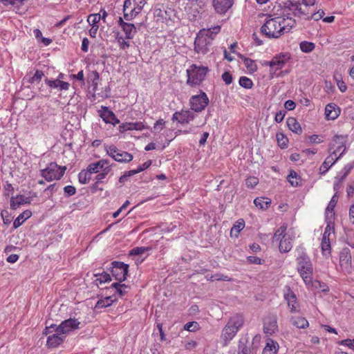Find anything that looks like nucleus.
Instances as JSON below:
<instances>
[{"instance_id":"bb28decb","label":"nucleus","mask_w":354,"mask_h":354,"mask_svg":"<svg viewBox=\"0 0 354 354\" xmlns=\"http://www.w3.org/2000/svg\"><path fill=\"white\" fill-rule=\"evenodd\" d=\"M124 32L125 33L126 38L127 39H133L135 34L137 32V28L133 24L127 23L124 25V27L122 28Z\"/></svg>"},{"instance_id":"9b49d317","label":"nucleus","mask_w":354,"mask_h":354,"mask_svg":"<svg viewBox=\"0 0 354 354\" xmlns=\"http://www.w3.org/2000/svg\"><path fill=\"white\" fill-rule=\"evenodd\" d=\"M209 103V98L205 93L201 91L199 95H193L189 100L191 109L201 112L205 109Z\"/></svg>"},{"instance_id":"680f3d73","label":"nucleus","mask_w":354,"mask_h":354,"mask_svg":"<svg viewBox=\"0 0 354 354\" xmlns=\"http://www.w3.org/2000/svg\"><path fill=\"white\" fill-rule=\"evenodd\" d=\"M151 165V160H147L144 162L142 165L139 166L136 169H133L136 171V174H138L150 167Z\"/></svg>"},{"instance_id":"423d86ee","label":"nucleus","mask_w":354,"mask_h":354,"mask_svg":"<svg viewBox=\"0 0 354 354\" xmlns=\"http://www.w3.org/2000/svg\"><path fill=\"white\" fill-rule=\"evenodd\" d=\"M80 322L76 319H68L63 321L59 326L55 324H50L46 328V333H50L53 331L56 333H61L63 335L79 328Z\"/></svg>"},{"instance_id":"e2e57ef3","label":"nucleus","mask_w":354,"mask_h":354,"mask_svg":"<svg viewBox=\"0 0 354 354\" xmlns=\"http://www.w3.org/2000/svg\"><path fill=\"white\" fill-rule=\"evenodd\" d=\"M199 32H203L204 34L203 36H205V37H209V39H211V41H213L214 38V32L212 30V29H203L200 30Z\"/></svg>"},{"instance_id":"49530a36","label":"nucleus","mask_w":354,"mask_h":354,"mask_svg":"<svg viewBox=\"0 0 354 354\" xmlns=\"http://www.w3.org/2000/svg\"><path fill=\"white\" fill-rule=\"evenodd\" d=\"M188 116H189V110H182L179 111V122L181 124H188Z\"/></svg>"},{"instance_id":"79ce46f5","label":"nucleus","mask_w":354,"mask_h":354,"mask_svg":"<svg viewBox=\"0 0 354 354\" xmlns=\"http://www.w3.org/2000/svg\"><path fill=\"white\" fill-rule=\"evenodd\" d=\"M239 84L241 86L248 89L252 87L253 82L250 78L243 76L239 79Z\"/></svg>"},{"instance_id":"052dcab7","label":"nucleus","mask_w":354,"mask_h":354,"mask_svg":"<svg viewBox=\"0 0 354 354\" xmlns=\"http://www.w3.org/2000/svg\"><path fill=\"white\" fill-rule=\"evenodd\" d=\"M64 191L66 196H71L76 193L75 187L71 185L66 186Z\"/></svg>"},{"instance_id":"473e14b6","label":"nucleus","mask_w":354,"mask_h":354,"mask_svg":"<svg viewBox=\"0 0 354 354\" xmlns=\"http://www.w3.org/2000/svg\"><path fill=\"white\" fill-rule=\"evenodd\" d=\"M78 178L81 184H86L91 179V174L87 169L82 170L79 173Z\"/></svg>"},{"instance_id":"cd10ccee","label":"nucleus","mask_w":354,"mask_h":354,"mask_svg":"<svg viewBox=\"0 0 354 354\" xmlns=\"http://www.w3.org/2000/svg\"><path fill=\"white\" fill-rule=\"evenodd\" d=\"M32 215V212L30 210H26L19 215V216L14 221L13 227L14 228L19 227L26 219L30 218Z\"/></svg>"},{"instance_id":"774afa93","label":"nucleus","mask_w":354,"mask_h":354,"mask_svg":"<svg viewBox=\"0 0 354 354\" xmlns=\"http://www.w3.org/2000/svg\"><path fill=\"white\" fill-rule=\"evenodd\" d=\"M247 260L250 263L254 264H261V259L257 257L254 256H249L247 257Z\"/></svg>"},{"instance_id":"1a4fd4ad","label":"nucleus","mask_w":354,"mask_h":354,"mask_svg":"<svg viewBox=\"0 0 354 354\" xmlns=\"http://www.w3.org/2000/svg\"><path fill=\"white\" fill-rule=\"evenodd\" d=\"M313 6L312 4H306L304 3L303 1H301V2L299 1H292L289 2L288 8L292 12L295 17H303L306 20H309V17L311 14L310 8Z\"/></svg>"},{"instance_id":"9d476101","label":"nucleus","mask_w":354,"mask_h":354,"mask_svg":"<svg viewBox=\"0 0 354 354\" xmlns=\"http://www.w3.org/2000/svg\"><path fill=\"white\" fill-rule=\"evenodd\" d=\"M109 156L115 161L120 162H129L133 160V155L124 151L118 149L115 146L111 145L105 147Z\"/></svg>"},{"instance_id":"4c0bfd02","label":"nucleus","mask_w":354,"mask_h":354,"mask_svg":"<svg viewBox=\"0 0 354 354\" xmlns=\"http://www.w3.org/2000/svg\"><path fill=\"white\" fill-rule=\"evenodd\" d=\"M99 73L95 71H92L88 77V82H91V84L93 86L94 90H95L96 87L97 86V82L99 80Z\"/></svg>"},{"instance_id":"8fccbe9b","label":"nucleus","mask_w":354,"mask_h":354,"mask_svg":"<svg viewBox=\"0 0 354 354\" xmlns=\"http://www.w3.org/2000/svg\"><path fill=\"white\" fill-rule=\"evenodd\" d=\"M136 174V171L133 170H130L128 171H125L124 174L121 176L119 178V183H124L129 177H131L133 175Z\"/></svg>"},{"instance_id":"a211bd4d","label":"nucleus","mask_w":354,"mask_h":354,"mask_svg":"<svg viewBox=\"0 0 354 354\" xmlns=\"http://www.w3.org/2000/svg\"><path fill=\"white\" fill-rule=\"evenodd\" d=\"M278 330L277 317L275 316L267 317L264 321L263 331L268 335H272Z\"/></svg>"},{"instance_id":"f8f14e48","label":"nucleus","mask_w":354,"mask_h":354,"mask_svg":"<svg viewBox=\"0 0 354 354\" xmlns=\"http://www.w3.org/2000/svg\"><path fill=\"white\" fill-rule=\"evenodd\" d=\"M112 268L111 270L112 275L120 282L126 279L128 274L129 266L123 262L113 261L112 262Z\"/></svg>"},{"instance_id":"72a5a7b5","label":"nucleus","mask_w":354,"mask_h":354,"mask_svg":"<svg viewBox=\"0 0 354 354\" xmlns=\"http://www.w3.org/2000/svg\"><path fill=\"white\" fill-rule=\"evenodd\" d=\"M299 46L301 50L306 53L312 52L315 48L314 43L306 41H301L299 44Z\"/></svg>"},{"instance_id":"0e129e2a","label":"nucleus","mask_w":354,"mask_h":354,"mask_svg":"<svg viewBox=\"0 0 354 354\" xmlns=\"http://www.w3.org/2000/svg\"><path fill=\"white\" fill-rule=\"evenodd\" d=\"M286 111L283 110L278 111L275 115V122L277 123H280L281 122H282L286 115Z\"/></svg>"},{"instance_id":"2eb2a0df","label":"nucleus","mask_w":354,"mask_h":354,"mask_svg":"<svg viewBox=\"0 0 354 354\" xmlns=\"http://www.w3.org/2000/svg\"><path fill=\"white\" fill-rule=\"evenodd\" d=\"M339 264L344 272L348 273L351 272V254L348 248H343L340 252Z\"/></svg>"},{"instance_id":"603ef678","label":"nucleus","mask_w":354,"mask_h":354,"mask_svg":"<svg viewBox=\"0 0 354 354\" xmlns=\"http://www.w3.org/2000/svg\"><path fill=\"white\" fill-rule=\"evenodd\" d=\"M259 183V180L257 178L254 176H250L246 179V186L248 188H253L254 186H256Z\"/></svg>"},{"instance_id":"a878e982","label":"nucleus","mask_w":354,"mask_h":354,"mask_svg":"<svg viewBox=\"0 0 354 354\" xmlns=\"http://www.w3.org/2000/svg\"><path fill=\"white\" fill-rule=\"evenodd\" d=\"M115 301H116V297L114 295H113L111 296H108L102 299L98 300L97 304H95V308L97 309L106 308V307L110 306Z\"/></svg>"},{"instance_id":"7c9ffc66","label":"nucleus","mask_w":354,"mask_h":354,"mask_svg":"<svg viewBox=\"0 0 354 354\" xmlns=\"http://www.w3.org/2000/svg\"><path fill=\"white\" fill-rule=\"evenodd\" d=\"M290 322L292 325L298 328H305L308 326V322L304 317H292L290 319Z\"/></svg>"},{"instance_id":"393cba45","label":"nucleus","mask_w":354,"mask_h":354,"mask_svg":"<svg viewBox=\"0 0 354 354\" xmlns=\"http://www.w3.org/2000/svg\"><path fill=\"white\" fill-rule=\"evenodd\" d=\"M286 122L289 129L292 132L297 134H301L302 133V129L300 126V124L295 118H288L287 119Z\"/></svg>"},{"instance_id":"bf43d9fd","label":"nucleus","mask_w":354,"mask_h":354,"mask_svg":"<svg viewBox=\"0 0 354 354\" xmlns=\"http://www.w3.org/2000/svg\"><path fill=\"white\" fill-rule=\"evenodd\" d=\"M165 122L163 119H159L153 125V129L158 132L162 131L165 127Z\"/></svg>"},{"instance_id":"58836bf2","label":"nucleus","mask_w":354,"mask_h":354,"mask_svg":"<svg viewBox=\"0 0 354 354\" xmlns=\"http://www.w3.org/2000/svg\"><path fill=\"white\" fill-rule=\"evenodd\" d=\"M276 137H277L278 145L281 149H285L288 147V140L286 137H285V136L283 133H277Z\"/></svg>"},{"instance_id":"20e7f679","label":"nucleus","mask_w":354,"mask_h":354,"mask_svg":"<svg viewBox=\"0 0 354 354\" xmlns=\"http://www.w3.org/2000/svg\"><path fill=\"white\" fill-rule=\"evenodd\" d=\"M208 72L209 68L207 66H198L196 64H192L187 70V83L192 86L200 84Z\"/></svg>"},{"instance_id":"39448f33","label":"nucleus","mask_w":354,"mask_h":354,"mask_svg":"<svg viewBox=\"0 0 354 354\" xmlns=\"http://www.w3.org/2000/svg\"><path fill=\"white\" fill-rule=\"evenodd\" d=\"M297 270L304 282L310 283L311 282V276L313 274V267L310 258L306 254L302 252L297 257Z\"/></svg>"},{"instance_id":"09e8293b","label":"nucleus","mask_w":354,"mask_h":354,"mask_svg":"<svg viewBox=\"0 0 354 354\" xmlns=\"http://www.w3.org/2000/svg\"><path fill=\"white\" fill-rule=\"evenodd\" d=\"M250 348L242 341L239 342L238 354H250Z\"/></svg>"},{"instance_id":"a18cd8bd","label":"nucleus","mask_w":354,"mask_h":354,"mask_svg":"<svg viewBox=\"0 0 354 354\" xmlns=\"http://www.w3.org/2000/svg\"><path fill=\"white\" fill-rule=\"evenodd\" d=\"M101 169L100 162H96L88 165L86 169L92 174L98 173Z\"/></svg>"},{"instance_id":"f704fd0d","label":"nucleus","mask_w":354,"mask_h":354,"mask_svg":"<svg viewBox=\"0 0 354 354\" xmlns=\"http://www.w3.org/2000/svg\"><path fill=\"white\" fill-rule=\"evenodd\" d=\"M338 194L335 193L333 196L332 197L330 201L329 202V204L328 205L326 209V214H332L334 215V208L337 203L338 201Z\"/></svg>"},{"instance_id":"6e6552de","label":"nucleus","mask_w":354,"mask_h":354,"mask_svg":"<svg viewBox=\"0 0 354 354\" xmlns=\"http://www.w3.org/2000/svg\"><path fill=\"white\" fill-rule=\"evenodd\" d=\"M347 140V136L335 135L329 145V152L338 159L340 158L346 151Z\"/></svg>"},{"instance_id":"5701e85b","label":"nucleus","mask_w":354,"mask_h":354,"mask_svg":"<svg viewBox=\"0 0 354 354\" xmlns=\"http://www.w3.org/2000/svg\"><path fill=\"white\" fill-rule=\"evenodd\" d=\"M338 160L337 158L335 157L333 154H330L320 166L319 171L320 173L324 174H325L330 167Z\"/></svg>"},{"instance_id":"4468645a","label":"nucleus","mask_w":354,"mask_h":354,"mask_svg":"<svg viewBox=\"0 0 354 354\" xmlns=\"http://www.w3.org/2000/svg\"><path fill=\"white\" fill-rule=\"evenodd\" d=\"M290 59V55L288 53L274 57L270 62L266 63L270 66V73L273 75L277 71L281 69Z\"/></svg>"},{"instance_id":"c03bdc74","label":"nucleus","mask_w":354,"mask_h":354,"mask_svg":"<svg viewBox=\"0 0 354 354\" xmlns=\"http://www.w3.org/2000/svg\"><path fill=\"white\" fill-rule=\"evenodd\" d=\"M210 281H230L232 279L227 275H224L222 274H215L210 277L209 279Z\"/></svg>"},{"instance_id":"dca6fc26","label":"nucleus","mask_w":354,"mask_h":354,"mask_svg":"<svg viewBox=\"0 0 354 354\" xmlns=\"http://www.w3.org/2000/svg\"><path fill=\"white\" fill-rule=\"evenodd\" d=\"M234 0H212V5L218 14L223 15L232 8Z\"/></svg>"},{"instance_id":"c756f323","label":"nucleus","mask_w":354,"mask_h":354,"mask_svg":"<svg viewBox=\"0 0 354 354\" xmlns=\"http://www.w3.org/2000/svg\"><path fill=\"white\" fill-rule=\"evenodd\" d=\"M244 227H245L244 221L243 219L238 220L231 229V231H230L231 236L237 237L238 234L244 228Z\"/></svg>"},{"instance_id":"ea45409f","label":"nucleus","mask_w":354,"mask_h":354,"mask_svg":"<svg viewBox=\"0 0 354 354\" xmlns=\"http://www.w3.org/2000/svg\"><path fill=\"white\" fill-rule=\"evenodd\" d=\"M94 276L96 277V281H98L100 283L111 281V278L109 274L105 272H103L102 273L94 274Z\"/></svg>"},{"instance_id":"f3484780","label":"nucleus","mask_w":354,"mask_h":354,"mask_svg":"<svg viewBox=\"0 0 354 354\" xmlns=\"http://www.w3.org/2000/svg\"><path fill=\"white\" fill-rule=\"evenodd\" d=\"M284 298L287 301L288 306L292 313H297L300 310L297 297L290 288H288L287 292L284 294Z\"/></svg>"},{"instance_id":"f03ea898","label":"nucleus","mask_w":354,"mask_h":354,"mask_svg":"<svg viewBox=\"0 0 354 354\" xmlns=\"http://www.w3.org/2000/svg\"><path fill=\"white\" fill-rule=\"evenodd\" d=\"M243 324L244 318L241 315L236 314L230 318L227 324L223 328L221 335L223 346H227L228 343L235 337Z\"/></svg>"},{"instance_id":"7ed1b4c3","label":"nucleus","mask_w":354,"mask_h":354,"mask_svg":"<svg viewBox=\"0 0 354 354\" xmlns=\"http://www.w3.org/2000/svg\"><path fill=\"white\" fill-rule=\"evenodd\" d=\"M287 226L283 225L274 233L272 242L279 243V248L281 252H288L292 248V236L286 233Z\"/></svg>"},{"instance_id":"338daca9","label":"nucleus","mask_w":354,"mask_h":354,"mask_svg":"<svg viewBox=\"0 0 354 354\" xmlns=\"http://www.w3.org/2000/svg\"><path fill=\"white\" fill-rule=\"evenodd\" d=\"M353 342H354V339H346L342 340L341 342H339V344L340 345L346 346L348 348L353 349V344H354Z\"/></svg>"},{"instance_id":"a19ab883","label":"nucleus","mask_w":354,"mask_h":354,"mask_svg":"<svg viewBox=\"0 0 354 354\" xmlns=\"http://www.w3.org/2000/svg\"><path fill=\"white\" fill-rule=\"evenodd\" d=\"M287 178L292 186L297 187L299 185V183L297 181L298 175L295 171L291 170Z\"/></svg>"},{"instance_id":"0eeeda50","label":"nucleus","mask_w":354,"mask_h":354,"mask_svg":"<svg viewBox=\"0 0 354 354\" xmlns=\"http://www.w3.org/2000/svg\"><path fill=\"white\" fill-rule=\"evenodd\" d=\"M66 167H60L55 162H50L48 166L41 170V176L47 181L59 180L64 174Z\"/></svg>"},{"instance_id":"2f4dec72","label":"nucleus","mask_w":354,"mask_h":354,"mask_svg":"<svg viewBox=\"0 0 354 354\" xmlns=\"http://www.w3.org/2000/svg\"><path fill=\"white\" fill-rule=\"evenodd\" d=\"M240 57L243 60L246 68L250 73H254L255 71H257V66L254 60L248 57H245L243 55H240Z\"/></svg>"},{"instance_id":"e433bc0d","label":"nucleus","mask_w":354,"mask_h":354,"mask_svg":"<svg viewBox=\"0 0 354 354\" xmlns=\"http://www.w3.org/2000/svg\"><path fill=\"white\" fill-rule=\"evenodd\" d=\"M111 287L115 288V292L120 297L124 296L127 292L126 289L127 288V286L124 283H114L111 285Z\"/></svg>"},{"instance_id":"4be33fe9","label":"nucleus","mask_w":354,"mask_h":354,"mask_svg":"<svg viewBox=\"0 0 354 354\" xmlns=\"http://www.w3.org/2000/svg\"><path fill=\"white\" fill-rule=\"evenodd\" d=\"M64 339L65 335H63L61 333H56L48 337L46 344L48 347L54 348L62 343Z\"/></svg>"},{"instance_id":"6e6d98bb","label":"nucleus","mask_w":354,"mask_h":354,"mask_svg":"<svg viewBox=\"0 0 354 354\" xmlns=\"http://www.w3.org/2000/svg\"><path fill=\"white\" fill-rule=\"evenodd\" d=\"M147 2V0H133V7L137 9L138 12H141Z\"/></svg>"},{"instance_id":"37998d69","label":"nucleus","mask_w":354,"mask_h":354,"mask_svg":"<svg viewBox=\"0 0 354 354\" xmlns=\"http://www.w3.org/2000/svg\"><path fill=\"white\" fill-rule=\"evenodd\" d=\"M140 12H138V10L133 7L132 9H131L129 12H128L127 11L124 12V18L127 21H131L134 17H136Z\"/></svg>"},{"instance_id":"c85d7f7f","label":"nucleus","mask_w":354,"mask_h":354,"mask_svg":"<svg viewBox=\"0 0 354 354\" xmlns=\"http://www.w3.org/2000/svg\"><path fill=\"white\" fill-rule=\"evenodd\" d=\"M254 205L261 209H266L271 203V200L266 197H257L254 200Z\"/></svg>"},{"instance_id":"aec40b11","label":"nucleus","mask_w":354,"mask_h":354,"mask_svg":"<svg viewBox=\"0 0 354 354\" xmlns=\"http://www.w3.org/2000/svg\"><path fill=\"white\" fill-rule=\"evenodd\" d=\"M149 129L142 122H125L119 126V131L124 132L129 130L141 131L142 129Z\"/></svg>"},{"instance_id":"3c124183","label":"nucleus","mask_w":354,"mask_h":354,"mask_svg":"<svg viewBox=\"0 0 354 354\" xmlns=\"http://www.w3.org/2000/svg\"><path fill=\"white\" fill-rule=\"evenodd\" d=\"M44 76V73L41 71H36L35 75L30 77V80H28L29 82L30 83H34L35 82H40L42 77Z\"/></svg>"},{"instance_id":"5fc2aeb1","label":"nucleus","mask_w":354,"mask_h":354,"mask_svg":"<svg viewBox=\"0 0 354 354\" xmlns=\"http://www.w3.org/2000/svg\"><path fill=\"white\" fill-rule=\"evenodd\" d=\"M324 10H319L317 12H314V13H312L310 15V17H309V20L310 19H314L315 21H318L319 19H321L322 18H323L324 15Z\"/></svg>"},{"instance_id":"412c9836","label":"nucleus","mask_w":354,"mask_h":354,"mask_svg":"<svg viewBox=\"0 0 354 354\" xmlns=\"http://www.w3.org/2000/svg\"><path fill=\"white\" fill-rule=\"evenodd\" d=\"M340 113V109L339 107L336 106V104L330 103L326 106L325 108V114L326 118L328 120H335L336 119Z\"/></svg>"},{"instance_id":"de8ad7c7","label":"nucleus","mask_w":354,"mask_h":354,"mask_svg":"<svg viewBox=\"0 0 354 354\" xmlns=\"http://www.w3.org/2000/svg\"><path fill=\"white\" fill-rule=\"evenodd\" d=\"M149 248L146 247H137L131 250V255H140L149 250Z\"/></svg>"},{"instance_id":"c9c22d12","label":"nucleus","mask_w":354,"mask_h":354,"mask_svg":"<svg viewBox=\"0 0 354 354\" xmlns=\"http://www.w3.org/2000/svg\"><path fill=\"white\" fill-rule=\"evenodd\" d=\"M277 351L274 342L272 340H270L266 344V346L263 350L262 354H276Z\"/></svg>"},{"instance_id":"f257e3e1","label":"nucleus","mask_w":354,"mask_h":354,"mask_svg":"<svg viewBox=\"0 0 354 354\" xmlns=\"http://www.w3.org/2000/svg\"><path fill=\"white\" fill-rule=\"evenodd\" d=\"M261 28V32L268 38H278L288 32L295 25V20L291 17L285 18L279 16L271 17L270 15Z\"/></svg>"},{"instance_id":"ddd939ff","label":"nucleus","mask_w":354,"mask_h":354,"mask_svg":"<svg viewBox=\"0 0 354 354\" xmlns=\"http://www.w3.org/2000/svg\"><path fill=\"white\" fill-rule=\"evenodd\" d=\"M203 32H198L194 41V50L197 53L206 54L209 50V46L212 44L211 39L203 36Z\"/></svg>"},{"instance_id":"69168bd1","label":"nucleus","mask_w":354,"mask_h":354,"mask_svg":"<svg viewBox=\"0 0 354 354\" xmlns=\"http://www.w3.org/2000/svg\"><path fill=\"white\" fill-rule=\"evenodd\" d=\"M295 106H296L295 102L291 100H288L286 101V102L284 104L285 109L288 111L294 110L295 109Z\"/></svg>"},{"instance_id":"864d4df0","label":"nucleus","mask_w":354,"mask_h":354,"mask_svg":"<svg viewBox=\"0 0 354 354\" xmlns=\"http://www.w3.org/2000/svg\"><path fill=\"white\" fill-rule=\"evenodd\" d=\"M101 19V15L100 14H95V15H90L88 17V22L89 24H91L93 26H95L97 23L100 21Z\"/></svg>"},{"instance_id":"4d7b16f0","label":"nucleus","mask_w":354,"mask_h":354,"mask_svg":"<svg viewBox=\"0 0 354 354\" xmlns=\"http://www.w3.org/2000/svg\"><path fill=\"white\" fill-rule=\"evenodd\" d=\"M222 80L227 85H229L232 82L233 77L230 72L225 71L222 75Z\"/></svg>"},{"instance_id":"6ab92c4d","label":"nucleus","mask_w":354,"mask_h":354,"mask_svg":"<svg viewBox=\"0 0 354 354\" xmlns=\"http://www.w3.org/2000/svg\"><path fill=\"white\" fill-rule=\"evenodd\" d=\"M102 109L103 111L100 113V115L106 123H110L114 126L120 123V120L115 117L113 111L107 107H102Z\"/></svg>"},{"instance_id":"b1692460","label":"nucleus","mask_w":354,"mask_h":354,"mask_svg":"<svg viewBox=\"0 0 354 354\" xmlns=\"http://www.w3.org/2000/svg\"><path fill=\"white\" fill-rule=\"evenodd\" d=\"M30 200L29 198L23 195H18L16 198H12L10 200V206L12 209H15L22 204L30 203Z\"/></svg>"},{"instance_id":"13d9d810","label":"nucleus","mask_w":354,"mask_h":354,"mask_svg":"<svg viewBox=\"0 0 354 354\" xmlns=\"http://www.w3.org/2000/svg\"><path fill=\"white\" fill-rule=\"evenodd\" d=\"M321 245H322V249L323 253L324 254H330V241H328V240H327V241H322Z\"/></svg>"}]
</instances>
